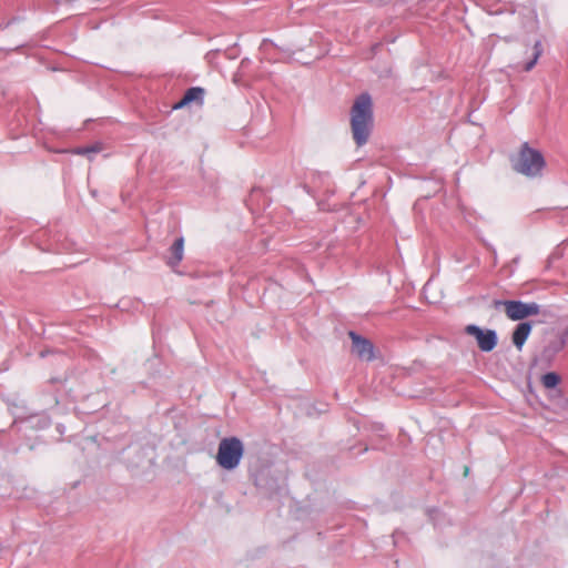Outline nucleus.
<instances>
[{"label": "nucleus", "instance_id": "f257e3e1", "mask_svg": "<svg viewBox=\"0 0 568 568\" xmlns=\"http://www.w3.org/2000/svg\"><path fill=\"white\" fill-rule=\"evenodd\" d=\"M373 103L369 94H361L351 109V129L357 146L364 145L373 128Z\"/></svg>", "mask_w": 568, "mask_h": 568}, {"label": "nucleus", "instance_id": "f03ea898", "mask_svg": "<svg viewBox=\"0 0 568 568\" xmlns=\"http://www.w3.org/2000/svg\"><path fill=\"white\" fill-rule=\"evenodd\" d=\"M546 162L542 154L524 143L520 146L518 155L513 160V168L516 172L526 176H537L541 173Z\"/></svg>", "mask_w": 568, "mask_h": 568}, {"label": "nucleus", "instance_id": "7ed1b4c3", "mask_svg": "<svg viewBox=\"0 0 568 568\" xmlns=\"http://www.w3.org/2000/svg\"><path fill=\"white\" fill-rule=\"evenodd\" d=\"M243 456V445L236 437L224 438L220 442L216 460L225 469H233Z\"/></svg>", "mask_w": 568, "mask_h": 568}, {"label": "nucleus", "instance_id": "20e7f679", "mask_svg": "<svg viewBox=\"0 0 568 568\" xmlns=\"http://www.w3.org/2000/svg\"><path fill=\"white\" fill-rule=\"evenodd\" d=\"M494 306L504 307L507 317L511 321H520L528 316L539 314V306L535 303H523L520 301H495Z\"/></svg>", "mask_w": 568, "mask_h": 568}, {"label": "nucleus", "instance_id": "39448f33", "mask_svg": "<svg viewBox=\"0 0 568 568\" xmlns=\"http://www.w3.org/2000/svg\"><path fill=\"white\" fill-rule=\"evenodd\" d=\"M465 332L476 338L478 347L483 352H490L497 345V335L493 329L484 331L476 325H467Z\"/></svg>", "mask_w": 568, "mask_h": 568}, {"label": "nucleus", "instance_id": "423d86ee", "mask_svg": "<svg viewBox=\"0 0 568 568\" xmlns=\"http://www.w3.org/2000/svg\"><path fill=\"white\" fill-rule=\"evenodd\" d=\"M349 337L353 342V351L362 361L374 359V345L366 338L361 337L354 332H349Z\"/></svg>", "mask_w": 568, "mask_h": 568}, {"label": "nucleus", "instance_id": "0eeeda50", "mask_svg": "<svg viewBox=\"0 0 568 568\" xmlns=\"http://www.w3.org/2000/svg\"><path fill=\"white\" fill-rule=\"evenodd\" d=\"M203 97H204V90L202 88H199V87H194V88H190L189 90H186V92L184 93L183 98L181 99V101H179L175 105H174V109H181L194 101L199 102V103H203Z\"/></svg>", "mask_w": 568, "mask_h": 568}, {"label": "nucleus", "instance_id": "6e6552de", "mask_svg": "<svg viewBox=\"0 0 568 568\" xmlns=\"http://www.w3.org/2000/svg\"><path fill=\"white\" fill-rule=\"evenodd\" d=\"M531 332V325L527 322L520 323L513 333V343L518 348L521 349L526 339L528 338Z\"/></svg>", "mask_w": 568, "mask_h": 568}, {"label": "nucleus", "instance_id": "1a4fd4ad", "mask_svg": "<svg viewBox=\"0 0 568 568\" xmlns=\"http://www.w3.org/2000/svg\"><path fill=\"white\" fill-rule=\"evenodd\" d=\"M183 251H184V240L183 237H179L174 241V243L171 246V254L169 264L170 265H178L182 258H183Z\"/></svg>", "mask_w": 568, "mask_h": 568}, {"label": "nucleus", "instance_id": "9d476101", "mask_svg": "<svg viewBox=\"0 0 568 568\" xmlns=\"http://www.w3.org/2000/svg\"><path fill=\"white\" fill-rule=\"evenodd\" d=\"M560 383V376L557 373L549 372L542 375L541 384L545 388H555Z\"/></svg>", "mask_w": 568, "mask_h": 568}, {"label": "nucleus", "instance_id": "9b49d317", "mask_svg": "<svg viewBox=\"0 0 568 568\" xmlns=\"http://www.w3.org/2000/svg\"><path fill=\"white\" fill-rule=\"evenodd\" d=\"M542 53V47H541V43L540 41H537L535 44H534V57L532 59L527 62L525 65H524V70L525 71H530L535 64L537 63L539 57L541 55Z\"/></svg>", "mask_w": 568, "mask_h": 568}, {"label": "nucleus", "instance_id": "f8f14e48", "mask_svg": "<svg viewBox=\"0 0 568 568\" xmlns=\"http://www.w3.org/2000/svg\"><path fill=\"white\" fill-rule=\"evenodd\" d=\"M102 150L101 145L99 143L88 146V148H77L74 150H71L70 152L78 155H88L89 153H98Z\"/></svg>", "mask_w": 568, "mask_h": 568}, {"label": "nucleus", "instance_id": "ddd939ff", "mask_svg": "<svg viewBox=\"0 0 568 568\" xmlns=\"http://www.w3.org/2000/svg\"><path fill=\"white\" fill-rule=\"evenodd\" d=\"M468 471H469L468 467H465V469H464V474H465V476H467V475H468Z\"/></svg>", "mask_w": 568, "mask_h": 568}]
</instances>
